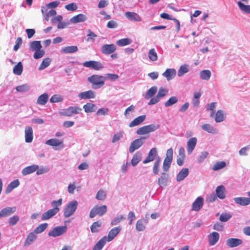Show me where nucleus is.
<instances>
[{
  "mask_svg": "<svg viewBox=\"0 0 250 250\" xmlns=\"http://www.w3.org/2000/svg\"><path fill=\"white\" fill-rule=\"evenodd\" d=\"M225 166L226 163L225 162H218L213 165L212 169L214 171H217L224 168Z\"/></svg>",
  "mask_w": 250,
  "mask_h": 250,
  "instance_id": "5fc2aeb1",
  "label": "nucleus"
},
{
  "mask_svg": "<svg viewBox=\"0 0 250 250\" xmlns=\"http://www.w3.org/2000/svg\"><path fill=\"white\" fill-rule=\"evenodd\" d=\"M20 218L18 215H14L10 217L8 220L9 225L11 226H15L19 221Z\"/></svg>",
  "mask_w": 250,
  "mask_h": 250,
  "instance_id": "6e6d98bb",
  "label": "nucleus"
},
{
  "mask_svg": "<svg viewBox=\"0 0 250 250\" xmlns=\"http://www.w3.org/2000/svg\"><path fill=\"white\" fill-rule=\"evenodd\" d=\"M131 41L128 38L120 39L117 41L116 44L119 46H123L130 44Z\"/></svg>",
  "mask_w": 250,
  "mask_h": 250,
  "instance_id": "a18cd8bd",
  "label": "nucleus"
},
{
  "mask_svg": "<svg viewBox=\"0 0 250 250\" xmlns=\"http://www.w3.org/2000/svg\"><path fill=\"white\" fill-rule=\"evenodd\" d=\"M65 8L68 11H74L77 10L78 7L76 3H71L66 5Z\"/></svg>",
  "mask_w": 250,
  "mask_h": 250,
  "instance_id": "338daca9",
  "label": "nucleus"
},
{
  "mask_svg": "<svg viewBox=\"0 0 250 250\" xmlns=\"http://www.w3.org/2000/svg\"><path fill=\"white\" fill-rule=\"evenodd\" d=\"M45 144L52 146H60L62 147L63 146V141L62 140H58L57 139H51L46 141Z\"/></svg>",
  "mask_w": 250,
  "mask_h": 250,
  "instance_id": "5701e85b",
  "label": "nucleus"
},
{
  "mask_svg": "<svg viewBox=\"0 0 250 250\" xmlns=\"http://www.w3.org/2000/svg\"><path fill=\"white\" fill-rule=\"evenodd\" d=\"M84 67L93 69L96 71H99L104 68L103 64L98 61H89L84 62L83 63Z\"/></svg>",
  "mask_w": 250,
  "mask_h": 250,
  "instance_id": "0eeeda50",
  "label": "nucleus"
},
{
  "mask_svg": "<svg viewBox=\"0 0 250 250\" xmlns=\"http://www.w3.org/2000/svg\"><path fill=\"white\" fill-rule=\"evenodd\" d=\"M102 222L101 221L98 220L93 223L92 225L90 226L91 231L92 233L98 232L100 228L102 227Z\"/></svg>",
  "mask_w": 250,
  "mask_h": 250,
  "instance_id": "72a5a7b5",
  "label": "nucleus"
},
{
  "mask_svg": "<svg viewBox=\"0 0 250 250\" xmlns=\"http://www.w3.org/2000/svg\"><path fill=\"white\" fill-rule=\"evenodd\" d=\"M29 47L30 49L32 51H35L41 49L42 48V46L40 41H35L30 43Z\"/></svg>",
  "mask_w": 250,
  "mask_h": 250,
  "instance_id": "f704fd0d",
  "label": "nucleus"
},
{
  "mask_svg": "<svg viewBox=\"0 0 250 250\" xmlns=\"http://www.w3.org/2000/svg\"><path fill=\"white\" fill-rule=\"evenodd\" d=\"M188 174V169L187 168L182 169L177 174L176 179L178 181L184 180Z\"/></svg>",
  "mask_w": 250,
  "mask_h": 250,
  "instance_id": "2f4dec72",
  "label": "nucleus"
},
{
  "mask_svg": "<svg viewBox=\"0 0 250 250\" xmlns=\"http://www.w3.org/2000/svg\"><path fill=\"white\" fill-rule=\"evenodd\" d=\"M231 217V215L228 213H222L219 217L221 222H227Z\"/></svg>",
  "mask_w": 250,
  "mask_h": 250,
  "instance_id": "052dcab7",
  "label": "nucleus"
},
{
  "mask_svg": "<svg viewBox=\"0 0 250 250\" xmlns=\"http://www.w3.org/2000/svg\"><path fill=\"white\" fill-rule=\"evenodd\" d=\"M47 223H43L39 225L34 230L35 233H40L46 229L47 227Z\"/></svg>",
  "mask_w": 250,
  "mask_h": 250,
  "instance_id": "8fccbe9b",
  "label": "nucleus"
},
{
  "mask_svg": "<svg viewBox=\"0 0 250 250\" xmlns=\"http://www.w3.org/2000/svg\"><path fill=\"white\" fill-rule=\"evenodd\" d=\"M216 104V103L213 102V103H211L210 104H208L207 105V110L212 111V112L210 113V117L211 118H213L214 116V110L215 108Z\"/></svg>",
  "mask_w": 250,
  "mask_h": 250,
  "instance_id": "4d7b16f0",
  "label": "nucleus"
},
{
  "mask_svg": "<svg viewBox=\"0 0 250 250\" xmlns=\"http://www.w3.org/2000/svg\"><path fill=\"white\" fill-rule=\"evenodd\" d=\"M146 116L145 115H141L135 118L130 124L129 126L132 127L137 126L142 124L146 119Z\"/></svg>",
  "mask_w": 250,
  "mask_h": 250,
  "instance_id": "b1692460",
  "label": "nucleus"
},
{
  "mask_svg": "<svg viewBox=\"0 0 250 250\" xmlns=\"http://www.w3.org/2000/svg\"><path fill=\"white\" fill-rule=\"evenodd\" d=\"M125 15L130 21H141L142 20V18L139 15L133 12H126L125 13Z\"/></svg>",
  "mask_w": 250,
  "mask_h": 250,
  "instance_id": "ddd939ff",
  "label": "nucleus"
},
{
  "mask_svg": "<svg viewBox=\"0 0 250 250\" xmlns=\"http://www.w3.org/2000/svg\"><path fill=\"white\" fill-rule=\"evenodd\" d=\"M161 162V158L159 156L157 157L153 167V172L155 175H157L159 173Z\"/></svg>",
  "mask_w": 250,
  "mask_h": 250,
  "instance_id": "4c0bfd02",
  "label": "nucleus"
},
{
  "mask_svg": "<svg viewBox=\"0 0 250 250\" xmlns=\"http://www.w3.org/2000/svg\"><path fill=\"white\" fill-rule=\"evenodd\" d=\"M44 54V51L43 50H42L41 49H40V50L35 51V52L34 54V58L36 59H40L42 57Z\"/></svg>",
  "mask_w": 250,
  "mask_h": 250,
  "instance_id": "0e129e2a",
  "label": "nucleus"
},
{
  "mask_svg": "<svg viewBox=\"0 0 250 250\" xmlns=\"http://www.w3.org/2000/svg\"><path fill=\"white\" fill-rule=\"evenodd\" d=\"M173 159V149L172 148L168 149L167 151L166 157L163 164V168L164 171L168 170Z\"/></svg>",
  "mask_w": 250,
  "mask_h": 250,
  "instance_id": "20e7f679",
  "label": "nucleus"
},
{
  "mask_svg": "<svg viewBox=\"0 0 250 250\" xmlns=\"http://www.w3.org/2000/svg\"><path fill=\"white\" fill-rule=\"evenodd\" d=\"M78 96L81 99H88L94 98L95 95L92 90H89L79 93Z\"/></svg>",
  "mask_w": 250,
  "mask_h": 250,
  "instance_id": "412c9836",
  "label": "nucleus"
},
{
  "mask_svg": "<svg viewBox=\"0 0 250 250\" xmlns=\"http://www.w3.org/2000/svg\"><path fill=\"white\" fill-rule=\"evenodd\" d=\"M237 4L242 11L247 14H250V5H246L241 1H238Z\"/></svg>",
  "mask_w": 250,
  "mask_h": 250,
  "instance_id": "ea45409f",
  "label": "nucleus"
},
{
  "mask_svg": "<svg viewBox=\"0 0 250 250\" xmlns=\"http://www.w3.org/2000/svg\"><path fill=\"white\" fill-rule=\"evenodd\" d=\"M216 195L220 199H224L226 197V189L224 186H218L215 190Z\"/></svg>",
  "mask_w": 250,
  "mask_h": 250,
  "instance_id": "4be33fe9",
  "label": "nucleus"
},
{
  "mask_svg": "<svg viewBox=\"0 0 250 250\" xmlns=\"http://www.w3.org/2000/svg\"><path fill=\"white\" fill-rule=\"evenodd\" d=\"M62 204V199L60 198L58 200H54L51 202V205L53 207V208H57L58 212L60 210L59 207L61 206Z\"/></svg>",
  "mask_w": 250,
  "mask_h": 250,
  "instance_id": "bf43d9fd",
  "label": "nucleus"
},
{
  "mask_svg": "<svg viewBox=\"0 0 250 250\" xmlns=\"http://www.w3.org/2000/svg\"><path fill=\"white\" fill-rule=\"evenodd\" d=\"M62 100L63 98L61 96L57 94L53 95L50 99L51 103H58L62 102Z\"/></svg>",
  "mask_w": 250,
  "mask_h": 250,
  "instance_id": "e2e57ef3",
  "label": "nucleus"
},
{
  "mask_svg": "<svg viewBox=\"0 0 250 250\" xmlns=\"http://www.w3.org/2000/svg\"><path fill=\"white\" fill-rule=\"evenodd\" d=\"M117 47L114 44H104L102 46L101 52L105 55H109L114 53Z\"/></svg>",
  "mask_w": 250,
  "mask_h": 250,
  "instance_id": "9b49d317",
  "label": "nucleus"
},
{
  "mask_svg": "<svg viewBox=\"0 0 250 250\" xmlns=\"http://www.w3.org/2000/svg\"><path fill=\"white\" fill-rule=\"evenodd\" d=\"M148 58L152 61H156L158 59L157 54L154 48L151 49L148 52Z\"/></svg>",
  "mask_w": 250,
  "mask_h": 250,
  "instance_id": "49530a36",
  "label": "nucleus"
},
{
  "mask_svg": "<svg viewBox=\"0 0 250 250\" xmlns=\"http://www.w3.org/2000/svg\"><path fill=\"white\" fill-rule=\"evenodd\" d=\"M83 108L85 112L90 113L95 111L96 106V105L93 104L87 103L83 105Z\"/></svg>",
  "mask_w": 250,
  "mask_h": 250,
  "instance_id": "e433bc0d",
  "label": "nucleus"
},
{
  "mask_svg": "<svg viewBox=\"0 0 250 250\" xmlns=\"http://www.w3.org/2000/svg\"><path fill=\"white\" fill-rule=\"evenodd\" d=\"M197 140L196 137H192L187 142V151L188 154H191L195 148Z\"/></svg>",
  "mask_w": 250,
  "mask_h": 250,
  "instance_id": "2eb2a0df",
  "label": "nucleus"
},
{
  "mask_svg": "<svg viewBox=\"0 0 250 250\" xmlns=\"http://www.w3.org/2000/svg\"><path fill=\"white\" fill-rule=\"evenodd\" d=\"M176 70L174 69L168 68L163 73V76L167 78V81L172 79L176 75Z\"/></svg>",
  "mask_w": 250,
  "mask_h": 250,
  "instance_id": "393cba45",
  "label": "nucleus"
},
{
  "mask_svg": "<svg viewBox=\"0 0 250 250\" xmlns=\"http://www.w3.org/2000/svg\"><path fill=\"white\" fill-rule=\"evenodd\" d=\"M157 155V150L155 147L151 149L148 153V156L143 161L144 164H146L147 163L153 161L156 156Z\"/></svg>",
  "mask_w": 250,
  "mask_h": 250,
  "instance_id": "f3484780",
  "label": "nucleus"
},
{
  "mask_svg": "<svg viewBox=\"0 0 250 250\" xmlns=\"http://www.w3.org/2000/svg\"><path fill=\"white\" fill-rule=\"evenodd\" d=\"M234 200L235 203L242 206L250 204V200L249 197H236L234 198Z\"/></svg>",
  "mask_w": 250,
  "mask_h": 250,
  "instance_id": "bb28decb",
  "label": "nucleus"
},
{
  "mask_svg": "<svg viewBox=\"0 0 250 250\" xmlns=\"http://www.w3.org/2000/svg\"><path fill=\"white\" fill-rule=\"evenodd\" d=\"M142 137L134 140L131 143L129 148V151L130 153H133L135 150L138 149L144 144L143 139H145Z\"/></svg>",
  "mask_w": 250,
  "mask_h": 250,
  "instance_id": "9d476101",
  "label": "nucleus"
},
{
  "mask_svg": "<svg viewBox=\"0 0 250 250\" xmlns=\"http://www.w3.org/2000/svg\"><path fill=\"white\" fill-rule=\"evenodd\" d=\"M157 91V88L156 86L151 87L147 90L145 95V98L147 99L152 97L156 93Z\"/></svg>",
  "mask_w": 250,
  "mask_h": 250,
  "instance_id": "79ce46f5",
  "label": "nucleus"
},
{
  "mask_svg": "<svg viewBox=\"0 0 250 250\" xmlns=\"http://www.w3.org/2000/svg\"><path fill=\"white\" fill-rule=\"evenodd\" d=\"M106 241V237L104 236L95 244L92 250H101L105 244Z\"/></svg>",
  "mask_w": 250,
  "mask_h": 250,
  "instance_id": "c85d7f7f",
  "label": "nucleus"
},
{
  "mask_svg": "<svg viewBox=\"0 0 250 250\" xmlns=\"http://www.w3.org/2000/svg\"><path fill=\"white\" fill-rule=\"evenodd\" d=\"M82 110V108L76 106H70L66 109H63L59 112L61 116L70 117L74 114H78Z\"/></svg>",
  "mask_w": 250,
  "mask_h": 250,
  "instance_id": "7ed1b4c3",
  "label": "nucleus"
},
{
  "mask_svg": "<svg viewBox=\"0 0 250 250\" xmlns=\"http://www.w3.org/2000/svg\"><path fill=\"white\" fill-rule=\"evenodd\" d=\"M16 207H6L0 211V218L10 216L16 211Z\"/></svg>",
  "mask_w": 250,
  "mask_h": 250,
  "instance_id": "f8f14e48",
  "label": "nucleus"
},
{
  "mask_svg": "<svg viewBox=\"0 0 250 250\" xmlns=\"http://www.w3.org/2000/svg\"><path fill=\"white\" fill-rule=\"evenodd\" d=\"M189 70L188 66L187 64H184L182 65L178 72V76L180 77L183 76L185 73H187Z\"/></svg>",
  "mask_w": 250,
  "mask_h": 250,
  "instance_id": "09e8293b",
  "label": "nucleus"
},
{
  "mask_svg": "<svg viewBox=\"0 0 250 250\" xmlns=\"http://www.w3.org/2000/svg\"><path fill=\"white\" fill-rule=\"evenodd\" d=\"M20 184V182L18 179L15 180L12 182H11L8 186L7 191L9 190L11 191L14 188H17Z\"/></svg>",
  "mask_w": 250,
  "mask_h": 250,
  "instance_id": "13d9d810",
  "label": "nucleus"
},
{
  "mask_svg": "<svg viewBox=\"0 0 250 250\" xmlns=\"http://www.w3.org/2000/svg\"><path fill=\"white\" fill-rule=\"evenodd\" d=\"M23 66L21 62H19L13 68V73L17 75H20L22 72Z\"/></svg>",
  "mask_w": 250,
  "mask_h": 250,
  "instance_id": "a19ab883",
  "label": "nucleus"
},
{
  "mask_svg": "<svg viewBox=\"0 0 250 250\" xmlns=\"http://www.w3.org/2000/svg\"><path fill=\"white\" fill-rule=\"evenodd\" d=\"M36 237L37 236L34 232H30L25 240L24 245L25 246H29L36 239Z\"/></svg>",
  "mask_w": 250,
  "mask_h": 250,
  "instance_id": "c9c22d12",
  "label": "nucleus"
},
{
  "mask_svg": "<svg viewBox=\"0 0 250 250\" xmlns=\"http://www.w3.org/2000/svg\"><path fill=\"white\" fill-rule=\"evenodd\" d=\"M219 234L218 232L214 231L208 235V244L210 246H213L217 243L219 239Z\"/></svg>",
  "mask_w": 250,
  "mask_h": 250,
  "instance_id": "a211bd4d",
  "label": "nucleus"
},
{
  "mask_svg": "<svg viewBox=\"0 0 250 250\" xmlns=\"http://www.w3.org/2000/svg\"><path fill=\"white\" fill-rule=\"evenodd\" d=\"M178 102V98L175 96L171 97L167 102L165 103L166 107L170 106Z\"/></svg>",
  "mask_w": 250,
  "mask_h": 250,
  "instance_id": "3c124183",
  "label": "nucleus"
},
{
  "mask_svg": "<svg viewBox=\"0 0 250 250\" xmlns=\"http://www.w3.org/2000/svg\"><path fill=\"white\" fill-rule=\"evenodd\" d=\"M107 211V207L105 205L101 206H96L92 208L89 213V217L91 218H94L96 215L103 216Z\"/></svg>",
  "mask_w": 250,
  "mask_h": 250,
  "instance_id": "39448f33",
  "label": "nucleus"
},
{
  "mask_svg": "<svg viewBox=\"0 0 250 250\" xmlns=\"http://www.w3.org/2000/svg\"><path fill=\"white\" fill-rule=\"evenodd\" d=\"M200 76L201 79L208 80L211 76V72L208 70H204L201 71Z\"/></svg>",
  "mask_w": 250,
  "mask_h": 250,
  "instance_id": "37998d69",
  "label": "nucleus"
},
{
  "mask_svg": "<svg viewBox=\"0 0 250 250\" xmlns=\"http://www.w3.org/2000/svg\"><path fill=\"white\" fill-rule=\"evenodd\" d=\"M136 229L139 231H143L145 229V226L144 225L143 221L141 220H138L136 223Z\"/></svg>",
  "mask_w": 250,
  "mask_h": 250,
  "instance_id": "774afa93",
  "label": "nucleus"
},
{
  "mask_svg": "<svg viewBox=\"0 0 250 250\" xmlns=\"http://www.w3.org/2000/svg\"><path fill=\"white\" fill-rule=\"evenodd\" d=\"M33 132L32 127L28 126L25 129V141L26 143H31L33 141Z\"/></svg>",
  "mask_w": 250,
  "mask_h": 250,
  "instance_id": "aec40b11",
  "label": "nucleus"
},
{
  "mask_svg": "<svg viewBox=\"0 0 250 250\" xmlns=\"http://www.w3.org/2000/svg\"><path fill=\"white\" fill-rule=\"evenodd\" d=\"M58 213V209L55 208H51L42 214V220H48L52 217H53L55 214Z\"/></svg>",
  "mask_w": 250,
  "mask_h": 250,
  "instance_id": "dca6fc26",
  "label": "nucleus"
},
{
  "mask_svg": "<svg viewBox=\"0 0 250 250\" xmlns=\"http://www.w3.org/2000/svg\"><path fill=\"white\" fill-rule=\"evenodd\" d=\"M50 63V60L49 58L44 59L40 64L39 70H42L48 67Z\"/></svg>",
  "mask_w": 250,
  "mask_h": 250,
  "instance_id": "603ef678",
  "label": "nucleus"
},
{
  "mask_svg": "<svg viewBox=\"0 0 250 250\" xmlns=\"http://www.w3.org/2000/svg\"><path fill=\"white\" fill-rule=\"evenodd\" d=\"M141 154L137 152L133 156L131 160V164L133 166H136L139 162L141 160Z\"/></svg>",
  "mask_w": 250,
  "mask_h": 250,
  "instance_id": "58836bf2",
  "label": "nucleus"
},
{
  "mask_svg": "<svg viewBox=\"0 0 250 250\" xmlns=\"http://www.w3.org/2000/svg\"><path fill=\"white\" fill-rule=\"evenodd\" d=\"M168 92L167 89L165 88L161 87L159 89L157 96L159 98H161L165 96Z\"/></svg>",
  "mask_w": 250,
  "mask_h": 250,
  "instance_id": "680f3d73",
  "label": "nucleus"
},
{
  "mask_svg": "<svg viewBox=\"0 0 250 250\" xmlns=\"http://www.w3.org/2000/svg\"><path fill=\"white\" fill-rule=\"evenodd\" d=\"M167 181V175L165 173L163 172L158 179V184L160 186L166 185Z\"/></svg>",
  "mask_w": 250,
  "mask_h": 250,
  "instance_id": "864d4df0",
  "label": "nucleus"
},
{
  "mask_svg": "<svg viewBox=\"0 0 250 250\" xmlns=\"http://www.w3.org/2000/svg\"><path fill=\"white\" fill-rule=\"evenodd\" d=\"M48 95L47 93H43L40 95L37 100V104L40 105H45L48 100Z\"/></svg>",
  "mask_w": 250,
  "mask_h": 250,
  "instance_id": "7c9ffc66",
  "label": "nucleus"
},
{
  "mask_svg": "<svg viewBox=\"0 0 250 250\" xmlns=\"http://www.w3.org/2000/svg\"><path fill=\"white\" fill-rule=\"evenodd\" d=\"M29 86L26 84H22L16 87V90L18 92H23L27 91L29 89Z\"/></svg>",
  "mask_w": 250,
  "mask_h": 250,
  "instance_id": "69168bd1",
  "label": "nucleus"
},
{
  "mask_svg": "<svg viewBox=\"0 0 250 250\" xmlns=\"http://www.w3.org/2000/svg\"><path fill=\"white\" fill-rule=\"evenodd\" d=\"M85 20V16L83 14H79L71 18L70 21L73 23H76L84 21Z\"/></svg>",
  "mask_w": 250,
  "mask_h": 250,
  "instance_id": "cd10ccee",
  "label": "nucleus"
},
{
  "mask_svg": "<svg viewBox=\"0 0 250 250\" xmlns=\"http://www.w3.org/2000/svg\"><path fill=\"white\" fill-rule=\"evenodd\" d=\"M66 231V227H57L54 228L51 231L48 233V235L57 237L64 233Z\"/></svg>",
  "mask_w": 250,
  "mask_h": 250,
  "instance_id": "1a4fd4ad",
  "label": "nucleus"
},
{
  "mask_svg": "<svg viewBox=\"0 0 250 250\" xmlns=\"http://www.w3.org/2000/svg\"><path fill=\"white\" fill-rule=\"evenodd\" d=\"M121 230L120 227H117L112 229L109 232L107 238V240L110 242L113 240L114 238L119 233Z\"/></svg>",
  "mask_w": 250,
  "mask_h": 250,
  "instance_id": "4468645a",
  "label": "nucleus"
},
{
  "mask_svg": "<svg viewBox=\"0 0 250 250\" xmlns=\"http://www.w3.org/2000/svg\"><path fill=\"white\" fill-rule=\"evenodd\" d=\"M225 119V114L222 110H219L217 111L215 116V121L219 123L223 121Z\"/></svg>",
  "mask_w": 250,
  "mask_h": 250,
  "instance_id": "473e14b6",
  "label": "nucleus"
},
{
  "mask_svg": "<svg viewBox=\"0 0 250 250\" xmlns=\"http://www.w3.org/2000/svg\"><path fill=\"white\" fill-rule=\"evenodd\" d=\"M39 167L38 165H33L24 168L22 170V174L23 175H28L36 171Z\"/></svg>",
  "mask_w": 250,
  "mask_h": 250,
  "instance_id": "a878e982",
  "label": "nucleus"
},
{
  "mask_svg": "<svg viewBox=\"0 0 250 250\" xmlns=\"http://www.w3.org/2000/svg\"><path fill=\"white\" fill-rule=\"evenodd\" d=\"M78 202L76 200L70 202L66 207L64 210V216L68 217L72 215L77 208Z\"/></svg>",
  "mask_w": 250,
  "mask_h": 250,
  "instance_id": "423d86ee",
  "label": "nucleus"
},
{
  "mask_svg": "<svg viewBox=\"0 0 250 250\" xmlns=\"http://www.w3.org/2000/svg\"><path fill=\"white\" fill-rule=\"evenodd\" d=\"M78 50V48L77 46H68L63 47L61 52L65 54H68L75 53Z\"/></svg>",
  "mask_w": 250,
  "mask_h": 250,
  "instance_id": "c756f323",
  "label": "nucleus"
},
{
  "mask_svg": "<svg viewBox=\"0 0 250 250\" xmlns=\"http://www.w3.org/2000/svg\"><path fill=\"white\" fill-rule=\"evenodd\" d=\"M226 244L228 248H233L241 245L243 241L239 238H230L226 240Z\"/></svg>",
  "mask_w": 250,
  "mask_h": 250,
  "instance_id": "6e6552de",
  "label": "nucleus"
},
{
  "mask_svg": "<svg viewBox=\"0 0 250 250\" xmlns=\"http://www.w3.org/2000/svg\"><path fill=\"white\" fill-rule=\"evenodd\" d=\"M204 204V199L201 197H198L193 202L192 205V209L195 211L199 210Z\"/></svg>",
  "mask_w": 250,
  "mask_h": 250,
  "instance_id": "6ab92c4d",
  "label": "nucleus"
},
{
  "mask_svg": "<svg viewBox=\"0 0 250 250\" xmlns=\"http://www.w3.org/2000/svg\"><path fill=\"white\" fill-rule=\"evenodd\" d=\"M106 194L104 190L103 189L99 190L96 196V198L98 200L104 201L105 199Z\"/></svg>",
  "mask_w": 250,
  "mask_h": 250,
  "instance_id": "de8ad7c7",
  "label": "nucleus"
},
{
  "mask_svg": "<svg viewBox=\"0 0 250 250\" xmlns=\"http://www.w3.org/2000/svg\"><path fill=\"white\" fill-rule=\"evenodd\" d=\"M159 127V125L151 124L144 126L138 128L136 133L138 135H145L156 130Z\"/></svg>",
  "mask_w": 250,
  "mask_h": 250,
  "instance_id": "f03ea898",
  "label": "nucleus"
},
{
  "mask_svg": "<svg viewBox=\"0 0 250 250\" xmlns=\"http://www.w3.org/2000/svg\"><path fill=\"white\" fill-rule=\"evenodd\" d=\"M105 78L99 75H93L87 78L88 82L91 84L94 89H98L104 85Z\"/></svg>",
  "mask_w": 250,
  "mask_h": 250,
  "instance_id": "f257e3e1",
  "label": "nucleus"
},
{
  "mask_svg": "<svg viewBox=\"0 0 250 250\" xmlns=\"http://www.w3.org/2000/svg\"><path fill=\"white\" fill-rule=\"evenodd\" d=\"M202 128L209 133H214L216 132V129L209 124H206L202 125Z\"/></svg>",
  "mask_w": 250,
  "mask_h": 250,
  "instance_id": "c03bdc74",
  "label": "nucleus"
}]
</instances>
